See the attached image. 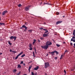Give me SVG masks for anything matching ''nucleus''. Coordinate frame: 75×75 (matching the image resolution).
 Returning a JSON list of instances; mask_svg holds the SVG:
<instances>
[{"label": "nucleus", "mask_w": 75, "mask_h": 75, "mask_svg": "<svg viewBox=\"0 0 75 75\" xmlns=\"http://www.w3.org/2000/svg\"><path fill=\"white\" fill-rule=\"evenodd\" d=\"M67 52V50H66V51H65V52Z\"/></svg>", "instance_id": "603ef678"}, {"label": "nucleus", "mask_w": 75, "mask_h": 75, "mask_svg": "<svg viewBox=\"0 0 75 75\" xmlns=\"http://www.w3.org/2000/svg\"><path fill=\"white\" fill-rule=\"evenodd\" d=\"M23 53V52H21L20 54L17 55V56L15 58V59H17V58H18L19 56H20L21 55H22Z\"/></svg>", "instance_id": "20e7f679"}, {"label": "nucleus", "mask_w": 75, "mask_h": 75, "mask_svg": "<svg viewBox=\"0 0 75 75\" xmlns=\"http://www.w3.org/2000/svg\"><path fill=\"white\" fill-rule=\"evenodd\" d=\"M28 71H29V72L30 73V70H28Z\"/></svg>", "instance_id": "6e6d98bb"}, {"label": "nucleus", "mask_w": 75, "mask_h": 75, "mask_svg": "<svg viewBox=\"0 0 75 75\" xmlns=\"http://www.w3.org/2000/svg\"><path fill=\"white\" fill-rule=\"evenodd\" d=\"M47 73H45V75H47Z\"/></svg>", "instance_id": "680f3d73"}, {"label": "nucleus", "mask_w": 75, "mask_h": 75, "mask_svg": "<svg viewBox=\"0 0 75 75\" xmlns=\"http://www.w3.org/2000/svg\"><path fill=\"white\" fill-rule=\"evenodd\" d=\"M54 58L55 59H57V58H58L57 57H56Z\"/></svg>", "instance_id": "79ce46f5"}, {"label": "nucleus", "mask_w": 75, "mask_h": 75, "mask_svg": "<svg viewBox=\"0 0 75 75\" xmlns=\"http://www.w3.org/2000/svg\"><path fill=\"white\" fill-rule=\"evenodd\" d=\"M18 7H21V4H19L18 6Z\"/></svg>", "instance_id": "7c9ffc66"}, {"label": "nucleus", "mask_w": 75, "mask_h": 75, "mask_svg": "<svg viewBox=\"0 0 75 75\" xmlns=\"http://www.w3.org/2000/svg\"><path fill=\"white\" fill-rule=\"evenodd\" d=\"M25 26V25H23L22 27L20 28V29H23V28H24Z\"/></svg>", "instance_id": "ddd939ff"}, {"label": "nucleus", "mask_w": 75, "mask_h": 75, "mask_svg": "<svg viewBox=\"0 0 75 75\" xmlns=\"http://www.w3.org/2000/svg\"><path fill=\"white\" fill-rule=\"evenodd\" d=\"M70 44L71 45V46L72 45H73L72 43V42L70 43Z\"/></svg>", "instance_id": "ea45409f"}, {"label": "nucleus", "mask_w": 75, "mask_h": 75, "mask_svg": "<svg viewBox=\"0 0 75 75\" xmlns=\"http://www.w3.org/2000/svg\"><path fill=\"white\" fill-rule=\"evenodd\" d=\"M74 40L73 39V38H71V41H73Z\"/></svg>", "instance_id": "a19ab883"}, {"label": "nucleus", "mask_w": 75, "mask_h": 75, "mask_svg": "<svg viewBox=\"0 0 75 75\" xmlns=\"http://www.w3.org/2000/svg\"><path fill=\"white\" fill-rule=\"evenodd\" d=\"M30 48L29 49L30 50H33V48L32 47H30Z\"/></svg>", "instance_id": "c9c22d12"}, {"label": "nucleus", "mask_w": 75, "mask_h": 75, "mask_svg": "<svg viewBox=\"0 0 75 75\" xmlns=\"http://www.w3.org/2000/svg\"><path fill=\"white\" fill-rule=\"evenodd\" d=\"M38 69H39V67L38 66H37L35 68L33 69L34 70H38Z\"/></svg>", "instance_id": "6e6552de"}, {"label": "nucleus", "mask_w": 75, "mask_h": 75, "mask_svg": "<svg viewBox=\"0 0 75 75\" xmlns=\"http://www.w3.org/2000/svg\"><path fill=\"white\" fill-rule=\"evenodd\" d=\"M59 12H56V14L57 15H59Z\"/></svg>", "instance_id": "473e14b6"}, {"label": "nucleus", "mask_w": 75, "mask_h": 75, "mask_svg": "<svg viewBox=\"0 0 75 75\" xmlns=\"http://www.w3.org/2000/svg\"><path fill=\"white\" fill-rule=\"evenodd\" d=\"M50 45H52V43L50 41H47L45 45L43 46H41V47H42V48L47 50L49 47L48 46Z\"/></svg>", "instance_id": "f257e3e1"}, {"label": "nucleus", "mask_w": 75, "mask_h": 75, "mask_svg": "<svg viewBox=\"0 0 75 75\" xmlns=\"http://www.w3.org/2000/svg\"><path fill=\"white\" fill-rule=\"evenodd\" d=\"M62 22V21H58L56 23V25H58L59 24H60V23H61Z\"/></svg>", "instance_id": "1a4fd4ad"}, {"label": "nucleus", "mask_w": 75, "mask_h": 75, "mask_svg": "<svg viewBox=\"0 0 75 75\" xmlns=\"http://www.w3.org/2000/svg\"><path fill=\"white\" fill-rule=\"evenodd\" d=\"M32 31H33V30H28V31H30V33H31V32H32Z\"/></svg>", "instance_id": "c85d7f7f"}, {"label": "nucleus", "mask_w": 75, "mask_h": 75, "mask_svg": "<svg viewBox=\"0 0 75 75\" xmlns=\"http://www.w3.org/2000/svg\"><path fill=\"white\" fill-rule=\"evenodd\" d=\"M13 51H12V50H11L10 49V52H12Z\"/></svg>", "instance_id": "49530a36"}, {"label": "nucleus", "mask_w": 75, "mask_h": 75, "mask_svg": "<svg viewBox=\"0 0 75 75\" xmlns=\"http://www.w3.org/2000/svg\"><path fill=\"white\" fill-rule=\"evenodd\" d=\"M29 47V48H31L32 47V44H30Z\"/></svg>", "instance_id": "412c9836"}, {"label": "nucleus", "mask_w": 75, "mask_h": 75, "mask_svg": "<svg viewBox=\"0 0 75 75\" xmlns=\"http://www.w3.org/2000/svg\"><path fill=\"white\" fill-rule=\"evenodd\" d=\"M63 17L64 18L65 17V16H63Z\"/></svg>", "instance_id": "0e129e2a"}, {"label": "nucleus", "mask_w": 75, "mask_h": 75, "mask_svg": "<svg viewBox=\"0 0 75 75\" xmlns=\"http://www.w3.org/2000/svg\"><path fill=\"white\" fill-rule=\"evenodd\" d=\"M8 43L9 45H12V43L10 42L9 41H8Z\"/></svg>", "instance_id": "aec40b11"}, {"label": "nucleus", "mask_w": 75, "mask_h": 75, "mask_svg": "<svg viewBox=\"0 0 75 75\" xmlns=\"http://www.w3.org/2000/svg\"><path fill=\"white\" fill-rule=\"evenodd\" d=\"M45 68H48L49 67H50V64L48 62H46L45 63Z\"/></svg>", "instance_id": "f03ea898"}, {"label": "nucleus", "mask_w": 75, "mask_h": 75, "mask_svg": "<svg viewBox=\"0 0 75 75\" xmlns=\"http://www.w3.org/2000/svg\"><path fill=\"white\" fill-rule=\"evenodd\" d=\"M44 24H46L45 22H44Z\"/></svg>", "instance_id": "e2e57ef3"}, {"label": "nucleus", "mask_w": 75, "mask_h": 75, "mask_svg": "<svg viewBox=\"0 0 75 75\" xmlns=\"http://www.w3.org/2000/svg\"><path fill=\"white\" fill-rule=\"evenodd\" d=\"M34 49H35V50H36V49L35 47H34Z\"/></svg>", "instance_id": "4d7b16f0"}, {"label": "nucleus", "mask_w": 75, "mask_h": 75, "mask_svg": "<svg viewBox=\"0 0 75 75\" xmlns=\"http://www.w3.org/2000/svg\"><path fill=\"white\" fill-rule=\"evenodd\" d=\"M32 67V66H30L29 67L28 70H30V69H31V68Z\"/></svg>", "instance_id": "5701e85b"}, {"label": "nucleus", "mask_w": 75, "mask_h": 75, "mask_svg": "<svg viewBox=\"0 0 75 75\" xmlns=\"http://www.w3.org/2000/svg\"><path fill=\"white\" fill-rule=\"evenodd\" d=\"M43 37H48V35H47V34H44L43 35Z\"/></svg>", "instance_id": "9d476101"}, {"label": "nucleus", "mask_w": 75, "mask_h": 75, "mask_svg": "<svg viewBox=\"0 0 75 75\" xmlns=\"http://www.w3.org/2000/svg\"><path fill=\"white\" fill-rule=\"evenodd\" d=\"M48 30H47V31H46L45 32V33H48Z\"/></svg>", "instance_id": "4c0bfd02"}, {"label": "nucleus", "mask_w": 75, "mask_h": 75, "mask_svg": "<svg viewBox=\"0 0 75 75\" xmlns=\"http://www.w3.org/2000/svg\"><path fill=\"white\" fill-rule=\"evenodd\" d=\"M34 75H37V73H35Z\"/></svg>", "instance_id": "de8ad7c7"}, {"label": "nucleus", "mask_w": 75, "mask_h": 75, "mask_svg": "<svg viewBox=\"0 0 75 75\" xmlns=\"http://www.w3.org/2000/svg\"><path fill=\"white\" fill-rule=\"evenodd\" d=\"M65 42H63V44H65Z\"/></svg>", "instance_id": "bf43d9fd"}, {"label": "nucleus", "mask_w": 75, "mask_h": 75, "mask_svg": "<svg viewBox=\"0 0 75 75\" xmlns=\"http://www.w3.org/2000/svg\"><path fill=\"white\" fill-rule=\"evenodd\" d=\"M1 20V18H0V21Z\"/></svg>", "instance_id": "774afa93"}, {"label": "nucleus", "mask_w": 75, "mask_h": 75, "mask_svg": "<svg viewBox=\"0 0 75 75\" xmlns=\"http://www.w3.org/2000/svg\"><path fill=\"white\" fill-rule=\"evenodd\" d=\"M44 4H48V5H50V4L49 3H45V2L44 3Z\"/></svg>", "instance_id": "a211bd4d"}, {"label": "nucleus", "mask_w": 75, "mask_h": 75, "mask_svg": "<svg viewBox=\"0 0 75 75\" xmlns=\"http://www.w3.org/2000/svg\"><path fill=\"white\" fill-rule=\"evenodd\" d=\"M0 25H5V23H0Z\"/></svg>", "instance_id": "f3484780"}, {"label": "nucleus", "mask_w": 75, "mask_h": 75, "mask_svg": "<svg viewBox=\"0 0 75 75\" xmlns=\"http://www.w3.org/2000/svg\"><path fill=\"white\" fill-rule=\"evenodd\" d=\"M31 75H34V72H32Z\"/></svg>", "instance_id": "cd10ccee"}, {"label": "nucleus", "mask_w": 75, "mask_h": 75, "mask_svg": "<svg viewBox=\"0 0 75 75\" xmlns=\"http://www.w3.org/2000/svg\"><path fill=\"white\" fill-rule=\"evenodd\" d=\"M25 25H27V23H25Z\"/></svg>", "instance_id": "864d4df0"}, {"label": "nucleus", "mask_w": 75, "mask_h": 75, "mask_svg": "<svg viewBox=\"0 0 75 75\" xmlns=\"http://www.w3.org/2000/svg\"><path fill=\"white\" fill-rule=\"evenodd\" d=\"M43 30H44L45 31H47V30L45 29H43Z\"/></svg>", "instance_id": "37998d69"}, {"label": "nucleus", "mask_w": 75, "mask_h": 75, "mask_svg": "<svg viewBox=\"0 0 75 75\" xmlns=\"http://www.w3.org/2000/svg\"><path fill=\"white\" fill-rule=\"evenodd\" d=\"M33 41H34V42H33V44H35V42H36V40L34 39Z\"/></svg>", "instance_id": "4468645a"}, {"label": "nucleus", "mask_w": 75, "mask_h": 75, "mask_svg": "<svg viewBox=\"0 0 75 75\" xmlns=\"http://www.w3.org/2000/svg\"><path fill=\"white\" fill-rule=\"evenodd\" d=\"M74 46H75V43H74Z\"/></svg>", "instance_id": "13d9d810"}, {"label": "nucleus", "mask_w": 75, "mask_h": 75, "mask_svg": "<svg viewBox=\"0 0 75 75\" xmlns=\"http://www.w3.org/2000/svg\"><path fill=\"white\" fill-rule=\"evenodd\" d=\"M3 53H0V55H2Z\"/></svg>", "instance_id": "09e8293b"}, {"label": "nucleus", "mask_w": 75, "mask_h": 75, "mask_svg": "<svg viewBox=\"0 0 75 75\" xmlns=\"http://www.w3.org/2000/svg\"><path fill=\"white\" fill-rule=\"evenodd\" d=\"M17 71V69H14L13 71V72H15Z\"/></svg>", "instance_id": "bb28decb"}, {"label": "nucleus", "mask_w": 75, "mask_h": 75, "mask_svg": "<svg viewBox=\"0 0 75 75\" xmlns=\"http://www.w3.org/2000/svg\"><path fill=\"white\" fill-rule=\"evenodd\" d=\"M25 54H23L21 56V57L23 58L24 57H25Z\"/></svg>", "instance_id": "4be33fe9"}, {"label": "nucleus", "mask_w": 75, "mask_h": 75, "mask_svg": "<svg viewBox=\"0 0 75 75\" xmlns=\"http://www.w3.org/2000/svg\"><path fill=\"white\" fill-rule=\"evenodd\" d=\"M23 62H24L23 61H21V64H23Z\"/></svg>", "instance_id": "f704fd0d"}, {"label": "nucleus", "mask_w": 75, "mask_h": 75, "mask_svg": "<svg viewBox=\"0 0 75 75\" xmlns=\"http://www.w3.org/2000/svg\"><path fill=\"white\" fill-rule=\"evenodd\" d=\"M64 72L65 73L64 75H65L66 74V73H67V72H66V71H65V70H64Z\"/></svg>", "instance_id": "2f4dec72"}, {"label": "nucleus", "mask_w": 75, "mask_h": 75, "mask_svg": "<svg viewBox=\"0 0 75 75\" xmlns=\"http://www.w3.org/2000/svg\"><path fill=\"white\" fill-rule=\"evenodd\" d=\"M18 68H21V65H20V64H18Z\"/></svg>", "instance_id": "6ab92c4d"}, {"label": "nucleus", "mask_w": 75, "mask_h": 75, "mask_svg": "<svg viewBox=\"0 0 75 75\" xmlns=\"http://www.w3.org/2000/svg\"><path fill=\"white\" fill-rule=\"evenodd\" d=\"M37 52H35V54H37Z\"/></svg>", "instance_id": "3c124183"}, {"label": "nucleus", "mask_w": 75, "mask_h": 75, "mask_svg": "<svg viewBox=\"0 0 75 75\" xmlns=\"http://www.w3.org/2000/svg\"><path fill=\"white\" fill-rule=\"evenodd\" d=\"M7 13V11H4L2 13V16H4V15L6 14V13Z\"/></svg>", "instance_id": "39448f33"}, {"label": "nucleus", "mask_w": 75, "mask_h": 75, "mask_svg": "<svg viewBox=\"0 0 75 75\" xmlns=\"http://www.w3.org/2000/svg\"><path fill=\"white\" fill-rule=\"evenodd\" d=\"M23 64L24 66H25V63H23Z\"/></svg>", "instance_id": "8fccbe9b"}, {"label": "nucleus", "mask_w": 75, "mask_h": 75, "mask_svg": "<svg viewBox=\"0 0 75 75\" xmlns=\"http://www.w3.org/2000/svg\"><path fill=\"white\" fill-rule=\"evenodd\" d=\"M10 38L11 40L12 39H14V41H16V39L17 38V37L11 36L10 37Z\"/></svg>", "instance_id": "7ed1b4c3"}, {"label": "nucleus", "mask_w": 75, "mask_h": 75, "mask_svg": "<svg viewBox=\"0 0 75 75\" xmlns=\"http://www.w3.org/2000/svg\"><path fill=\"white\" fill-rule=\"evenodd\" d=\"M47 34V35H48V34H49V33H48Z\"/></svg>", "instance_id": "338daca9"}, {"label": "nucleus", "mask_w": 75, "mask_h": 75, "mask_svg": "<svg viewBox=\"0 0 75 75\" xmlns=\"http://www.w3.org/2000/svg\"><path fill=\"white\" fill-rule=\"evenodd\" d=\"M12 52H13L14 53H17V52H16V51H13V50L12 51Z\"/></svg>", "instance_id": "393cba45"}, {"label": "nucleus", "mask_w": 75, "mask_h": 75, "mask_svg": "<svg viewBox=\"0 0 75 75\" xmlns=\"http://www.w3.org/2000/svg\"><path fill=\"white\" fill-rule=\"evenodd\" d=\"M64 54H65V52H64Z\"/></svg>", "instance_id": "69168bd1"}, {"label": "nucleus", "mask_w": 75, "mask_h": 75, "mask_svg": "<svg viewBox=\"0 0 75 75\" xmlns=\"http://www.w3.org/2000/svg\"><path fill=\"white\" fill-rule=\"evenodd\" d=\"M72 38H73V39H75V36H73L72 37Z\"/></svg>", "instance_id": "58836bf2"}, {"label": "nucleus", "mask_w": 75, "mask_h": 75, "mask_svg": "<svg viewBox=\"0 0 75 75\" xmlns=\"http://www.w3.org/2000/svg\"><path fill=\"white\" fill-rule=\"evenodd\" d=\"M54 51V53H56V54H59V53L57 52V51Z\"/></svg>", "instance_id": "dca6fc26"}, {"label": "nucleus", "mask_w": 75, "mask_h": 75, "mask_svg": "<svg viewBox=\"0 0 75 75\" xmlns=\"http://www.w3.org/2000/svg\"><path fill=\"white\" fill-rule=\"evenodd\" d=\"M33 57H35V53H34V52H33Z\"/></svg>", "instance_id": "a878e982"}, {"label": "nucleus", "mask_w": 75, "mask_h": 75, "mask_svg": "<svg viewBox=\"0 0 75 75\" xmlns=\"http://www.w3.org/2000/svg\"><path fill=\"white\" fill-rule=\"evenodd\" d=\"M30 6H29L28 7H26L25 8V11H28L29 10V8H30Z\"/></svg>", "instance_id": "423d86ee"}, {"label": "nucleus", "mask_w": 75, "mask_h": 75, "mask_svg": "<svg viewBox=\"0 0 75 75\" xmlns=\"http://www.w3.org/2000/svg\"><path fill=\"white\" fill-rule=\"evenodd\" d=\"M35 52H36V49H35Z\"/></svg>", "instance_id": "5fc2aeb1"}, {"label": "nucleus", "mask_w": 75, "mask_h": 75, "mask_svg": "<svg viewBox=\"0 0 75 75\" xmlns=\"http://www.w3.org/2000/svg\"><path fill=\"white\" fill-rule=\"evenodd\" d=\"M49 53L50 54H51V55H52V56H53L54 55V53H55V52L54 51L53 52H49Z\"/></svg>", "instance_id": "0eeeda50"}, {"label": "nucleus", "mask_w": 75, "mask_h": 75, "mask_svg": "<svg viewBox=\"0 0 75 75\" xmlns=\"http://www.w3.org/2000/svg\"><path fill=\"white\" fill-rule=\"evenodd\" d=\"M73 41L74 42H75V40L74 39Z\"/></svg>", "instance_id": "a18cd8bd"}, {"label": "nucleus", "mask_w": 75, "mask_h": 75, "mask_svg": "<svg viewBox=\"0 0 75 75\" xmlns=\"http://www.w3.org/2000/svg\"><path fill=\"white\" fill-rule=\"evenodd\" d=\"M56 46H57V47H60V45L58 44H57Z\"/></svg>", "instance_id": "b1692460"}, {"label": "nucleus", "mask_w": 75, "mask_h": 75, "mask_svg": "<svg viewBox=\"0 0 75 75\" xmlns=\"http://www.w3.org/2000/svg\"><path fill=\"white\" fill-rule=\"evenodd\" d=\"M38 42H40V40L38 39Z\"/></svg>", "instance_id": "c03bdc74"}, {"label": "nucleus", "mask_w": 75, "mask_h": 75, "mask_svg": "<svg viewBox=\"0 0 75 75\" xmlns=\"http://www.w3.org/2000/svg\"><path fill=\"white\" fill-rule=\"evenodd\" d=\"M40 30H42L43 29V28H39Z\"/></svg>", "instance_id": "72a5a7b5"}, {"label": "nucleus", "mask_w": 75, "mask_h": 75, "mask_svg": "<svg viewBox=\"0 0 75 75\" xmlns=\"http://www.w3.org/2000/svg\"><path fill=\"white\" fill-rule=\"evenodd\" d=\"M73 35H74V36H75V30H74L73 31Z\"/></svg>", "instance_id": "2eb2a0df"}, {"label": "nucleus", "mask_w": 75, "mask_h": 75, "mask_svg": "<svg viewBox=\"0 0 75 75\" xmlns=\"http://www.w3.org/2000/svg\"><path fill=\"white\" fill-rule=\"evenodd\" d=\"M20 72H19V73H18L17 74V75H20Z\"/></svg>", "instance_id": "e433bc0d"}, {"label": "nucleus", "mask_w": 75, "mask_h": 75, "mask_svg": "<svg viewBox=\"0 0 75 75\" xmlns=\"http://www.w3.org/2000/svg\"><path fill=\"white\" fill-rule=\"evenodd\" d=\"M40 39H41V40H43V39H44V38H43V37H41V38H40Z\"/></svg>", "instance_id": "c756f323"}, {"label": "nucleus", "mask_w": 75, "mask_h": 75, "mask_svg": "<svg viewBox=\"0 0 75 75\" xmlns=\"http://www.w3.org/2000/svg\"><path fill=\"white\" fill-rule=\"evenodd\" d=\"M71 71H74V69H71Z\"/></svg>", "instance_id": "052dcab7"}, {"label": "nucleus", "mask_w": 75, "mask_h": 75, "mask_svg": "<svg viewBox=\"0 0 75 75\" xmlns=\"http://www.w3.org/2000/svg\"><path fill=\"white\" fill-rule=\"evenodd\" d=\"M64 56H65L64 54H62L61 56V57L60 58V59H62V58H63V57H64Z\"/></svg>", "instance_id": "f8f14e48"}, {"label": "nucleus", "mask_w": 75, "mask_h": 75, "mask_svg": "<svg viewBox=\"0 0 75 75\" xmlns=\"http://www.w3.org/2000/svg\"><path fill=\"white\" fill-rule=\"evenodd\" d=\"M25 29L23 31H25V32H26V31L27 30V27H26V26H25V28H24Z\"/></svg>", "instance_id": "9b49d317"}]
</instances>
